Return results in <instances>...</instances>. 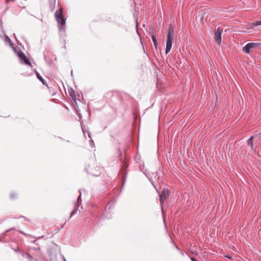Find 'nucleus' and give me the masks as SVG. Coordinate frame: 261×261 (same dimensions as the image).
<instances>
[{
	"mask_svg": "<svg viewBox=\"0 0 261 261\" xmlns=\"http://www.w3.org/2000/svg\"><path fill=\"white\" fill-rule=\"evenodd\" d=\"M174 30L172 27H170L168 30L167 35V42L165 53L167 54L171 50L174 40Z\"/></svg>",
	"mask_w": 261,
	"mask_h": 261,
	"instance_id": "f257e3e1",
	"label": "nucleus"
},
{
	"mask_svg": "<svg viewBox=\"0 0 261 261\" xmlns=\"http://www.w3.org/2000/svg\"><path fill=\"white\" fill-rule=\"evenodd\" d=\"M55 18L58 23L60 24L61 27L63 26L66 21V18L63 16V10L62 8H60L57 10L55 14Z\"/></svg>",
	"mask_w": 261,
	"mask_h": 261,
	"instance_id": "f03ea898",
	"label": "nucleus"
},
{
	"mask_svg": "<svg viewBox=\"0 0 261 261\" xmlns=\"http://www.w3.org/2000/svg\"><path fill=\"white\" fill-rule=\"evenodd\" d=\"M260 44L258 43H249L243 47L242 50L244 53L249 54L253 49L258 48Z\"/></svg>",
	"mask_w": 261,
	"mask_h": 261,
	"instance_id": "7ed1b4c3",
	"label": "nucleus"
},
{
	"mask_svg": "<svg viewBox=\"0 0 261 261\" xmlns=\"http://www.w3.org/2000/svg\"><path fill=\"white\" fill-rule=\"evenodd\" d=\"M170 195V192L167 189H163L161 194L160 195V201L161 204L162 205L164 202L167 200Z\"/></svg>",
	"mask_w": 261,
	"mask_h": 261,
	"instance_id": "20e7f679",
	"label": "nucleus"
},
{
	"mask_svg": "<svg viewBox=\"0 0 261 261\" xmlns=\"http://www.w3.org/2000/svg\"><path fill=\"white\" fill-rule=\"evenodd\" d=\"M222 32V30L220 29V28H218L217 30L215 32L214 34V39L217 44L219 45L221 42V34Z\"/></svg>",
	"mask_w": 261,
	"mask_h": 261,
	"instance_id": "39448f33",
	"label": "nucleus"
},
{
	"mask_svg": "<svg viewBox=\"0 0 261 261\" xmlns=\"http://www.w3.org/2000/svg\"><path fill=\"white\" fill-rule=\"evenodd\" d=\"M17 55L19 59L23 61L26 64L31 67L32 66V64L30 63V61L27 59L25 55L22 52L19 51L17 54Z\"/></svg>",
	"mask_w": 261,
	"mask_h": 261,
	"instance_id": "423d86ee",
	"label": "nucleus"
},
{
	"mask_svg": "<svg viewBox=\"0 0 261 261\" xmlns=\"http://www.w3.org/2000/svg\"><path fill=\"white\" fill-rule=\"evenodd\" d=\"M69 95L70 97L72 98L73 101L76 104L77 99L75 96V92L73 90L71 89V91H69Z\"/></svg>",
	"mask_w": 261,
	"mask_h": 261,
	"instance_id": "0eeeda50",
	"label": "nucleus"
},
{
	"mask_svg": "<svg viewBox=\"0 0 261 261\" xmlns=\"http://www.w3.org/2000/svg\"><path fill=\"white\" fill-rule=\"evenodd\" d=\"M261 25V20L259 21H256L254 23L249 24V28L253 29L255 27Z\"/></svg>",
	"mask_w": 261,
	"mask_h": 261,
	"instance_id": "6e6552de",
	"label": "nucleus"
},
{
	"mask_svg": "<svg viewBox=\"0 0 261 261\" xmlns=\"http://www.w3.org/2000/svg\"><path fill=\"white\" fill-rule=\"evenodd\" d=\"M253 137L252 136L247 141V144L249 146H250L251 149H253Z\"/></svg>",
	"mask_w": 261,
	"mask_h": 261,
	"instance_id": "1a4fd4ad",
	"label": "nucleus"
},
{
	"mask_svg": "<svg viewBox=\"0 0 261 261\" xmlns=\"http://www.w3.org/2000/svg\"><path fill=\"white\" fill-rule=\"evenodd\" d=\"M151 38H152V41L153 42L154 46H155V48H156L157 47V45H158L157 40H156V38H155V36L154 35H152Z\"/></svg>",
	"mask_w": 261,
	"mask_h": 261,
	"instance_id": "9d476101",
	"label": "nucleus"
},
{
	"mask_svg": "<svg viewBox=\"0 0 261 261\" xmlns=\"http://www.w3.org/2000/svg\"><path fill=\"white\" fill-rule=\"evenodd\" d=\"M36 75H37V76L38 79L40 81H41V82H42V83L44 85H45V81H44V80L42 79V77L39 75V74L38 72H37V73H36Z\"/></svg>",
	"mask_w": 261,
	"mask_h": 261,
	"instance_id": "9b49d317",
	"label": "nucleus"
},
{
	"mask_svg": "<svg viewBox=\"0 0 261 261\" xmlns=\"http://www.w3.org/2000/svg\"><path fill=\"white\" fill-rule=\"evenodd\" d=\"M15 0H7V2L8 3H9V2H14Z\"/></svg>",
	"mask_w": 261,
	"mask_h": 261,
	"instance_id": "f8f14e48",
	"label": "nucleus"
},
{
	"mask_svg": "<svg viewBox=\"0 0 261 261\" xmlns=\"http://www.w3.org/2000/svg\"><path fill=\"white\" fill-rule=\"evenodd\" d=\"M191 259H192V261H197V260H196V259H195V258H193H193H191Z\"/></svg>",
	"mask_w": 261,
	"mask_h": 261,
	"instance_id": "ddd939ff",
	"label": "nucleus"
},
{
	"mask_svg": "<svg viewBox=\"0 0 261 261\" xmlns=\"http://www.w3.org/2000/svg\"><path fill=\"white\" fill-rule=\"evenodd\" d=\"M226 257H227V258H228L229 259H231L232 257L231 256H225Z\"/></svg>",
	"mask_w": 261,
	"mask_h": 261,
	"instance_id": "4468645a",
	"label": "nucleus"
}]
</instances>
